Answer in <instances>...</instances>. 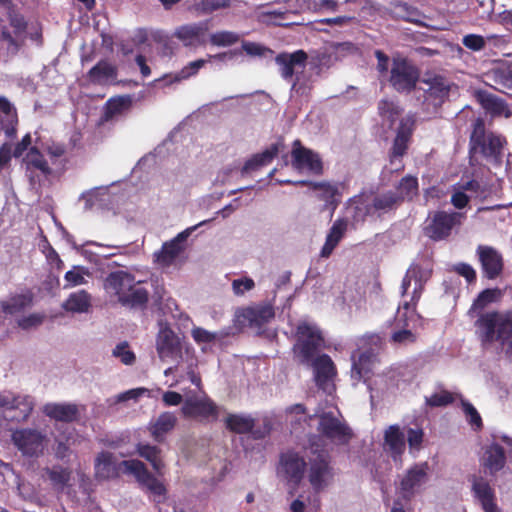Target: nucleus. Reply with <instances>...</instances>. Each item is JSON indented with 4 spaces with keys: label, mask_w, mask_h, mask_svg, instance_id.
Returning <instances> with one entry per match:
<instances>
[{
    "label": "nucleus",
    "mask_w": 512,
    "mask_h": 512,
    "mask_svg": "<svg viewBox=\"0 0 512 512\" xmlns=\"http://www.w3.org/2000/svg\"><path fill=\"white\" fill-rule=\"evenodd\" d=\"M379 112L384 120L389 122L390 126L394 125L395 120L400 115L399 107L392 101L382 100L379 103Z\"/></svg>",
    "instance_id": "nucleus-58"
},
{
    "label": "nucleus",
    "mask_w": 512,
    "mask_h": 512,
    "mask_svg": "<svg viewBox=\"0 0 512 512\" xmlns=\"http://www.w3.org/2000/svg\"><path fill=\"white\" fill-rule=\"evenodd\" d=\"M397 191L398 194L396 195L399 197V202L404 199H412L418 193L417 178L413 176L404 177L397 186Z\"/></svg>",
    "instance_id": "nucleus-52"
},
{
    "label": "nucleus",
    "mask_w": 512,
    "mask_h": 512,
    "mask_svg": "<svg viewBox=\"0 0 512 512\" xmlns=\"http://www.w3.org/2000/svg\"><path fill=\"white\" fill-rule=\"evenodd\" d=\"M484 274L489 279L496 278L502 271L503 259L501 254L490 246H479L477 249Z\"/></svg>",
    "instance_id": "nucleus-28"
},
{
    "label": "nucleus",
    "mask_w": 512,
    "mask_h": 512,
    "mask_svg": "<svg viewBox=\"0 0 512 512\" xmlns=\"http://www.w3.org/2000/svg\"><path fill=\"white\" fill-rule=\"evenodd\" d=\"M472 490L475 498L481 504L484 512L497 507L494 502V491L485 479L481 477H474L472 482Z\"/></svg>",
    "instance_id": "nucleus-36"
},
{
    "label": "nucleus",
    "mask_w": 512,
    "mask_h": 512,
    "mask_svg": "<svg viewBox=\"0 0 512 512\" xmlns=\"http://www.w3.org/2000/svg\"><path fill=\"white\" fill-rule=\"evenodd\" d=\"M137 453L146 459L158 475H163L165 464L161 458V450L149 444L138 443L136 446Z\"/></svg>",
    "instance_id": "nucleus-42"
},
{
    "label": "nucleus",
    "mask_w": 512,
    "mask_h": 512,
    "mask_svg": "<svg viewBox=\"0 0 512 512\" xmlns=\"http://www.w3.org/2000/svg\"><path fill=\"white\" fill-rule=\"evenodd\" d=\"M226 427L235 433H247L254 427V419L250 416L230 414L225 420Z\"/></svg>",
    "instance_id": "nucleus-49"
},
{
    "label": "nucleus",
    "mask_w": 512,
    "mask_h": 512,
    "mask_svg": "<svg viewBox=\"0 0 512 512\" xmlns=\"http://www.w3.org/2000/svg\"><path fill=\"white\" fill-rule=\"evenodd\" d=\"M506 453L509 454V448L503 444L501 436H494L492 443L486 447L482 458L484 467L491 474L498 472L505 465Z\"/></svg>",
    "instance_id": "nucleus-21"
},
{
    "label": "nucleus",
    "mask_w": 512,
    "mask_h": 512,
    "mask_svg": "<svg viewBox=\"0 0 512 512\" xmlns=\"http://www.w3.org/2000/svg\"><path fill=\"white\" fill-rule=\"evenodd\" d=\"M333 477V468L330 466L327 454L320 453L310 461L308 480L315 491H321L328 487L332 483Z\"/></svg>",
    "instance_id": "nucleus-16"
},
{
    "label": "nucleus",
    "mask_w": 512,
    "mask_h": 512,
    "mask_svg": "<svg viewBox=\"0 0 512 512\" xmlns=\"http://www.w3.org/2000/svg\"><path fill=\"white\" fill-rule=\"evenodd\" d=\"M42 411L47 417L60 422L76 421L80 415V407L74 403H47Z\"/></svg>",
    "instance_id": "nucleus-30"
},
{
    "label": "nucleus",
    "mask_w": 512,
    "mask_h": 512,
    "mask_svg": "<svg viewBox=\"0 0 512 512\" xmlns=\"http://www.w3.org/2000/svg\"><path fill=\"white\" fill-rule=\"evenodd\" d=\"M505 140L493 132H486L484 122L478 118L473 124V131L470 137L471 154H481L494 161L498 160L503 149Z\"/></svg>",
    "instance_id": "nucleus-6"
},
{
    "label": "nucleus",
    "mask_w": 512,
    "mask_h": 512,
    "mask_svg": "<svg viewBox=\"0 0 512 512\" xmlns=\"http://www.w3.org/2000/svg\"><path fill=\"white\" fill-rule=\"evenodd\" d=\"M346 210L354 226L364 223L368 217L375 215L368 193H361L349 199Z\"/></svg>",
    "instance_id": "nucleus-20"
},
{
    "label": "nucleus",
    "mask_w": 512,
    "mask_h": 512,
    "mask_svg": "<svg viewBox=\"0 0 512 512\" xmlns=\"http://www.w3.org/2000/svg\"><path fill=\"white\" fill-rule=\"evenodd\" d=\"M143 281L126 270L111 272L104 281L106 293L122 306L129 308L144 307L149 293L141 286Z\"/></svg>",
    "instance_id": "nucleus-4"
},
{
    "label": "nucleus",
    "mask_w": 512,
    "mask_h": 512,
    "mask_svg": "<svg viewBox=\"0 0 512 512\" xmlns=\"http://www.w3.org/2000/svg\"><path fill=\"white\" fill-rule=\"evenodd\" d=\"M191 337L194 342L200 346L202 352L211 350L212 345L222 339V335L218 332H211L199 326H193L191 329Z\"/></svg>",
    "instance_id": "nucleus-46"
},
{
    "label": "nucleus",
    "mask_w": 512,
    "mask_h": 512,
    "mask_svg": "<svg viewBox=\"0 0 512 512\" xmlns=\"http://www.w3.org/2000/svg\"><path fill=\"white\" fill-rule=\"evenodd\" d=\"M423 83L427 86L423 89L425 101L430 102L434 108H437L448 95L449 82L442 76L434 75L424 78Z\"/></svg>",
    "instance_id": "nucleus-27"
},
{
    "label": "nucleus",
    "mask_w": 512,
    "mask_h": 512,
    "mask_svg": "<svg viewBox=\"0 0 512 512\" xmlns=\"http://www.w3.org/2000/svg\"><path fill=\"white\" fill-rule=\"evenodd\" d=\"M207 62L204 59H198L187 64L181 71L174 75L167 76L166 79L169 83L180 82L195 75Z\"/></svg>",
    "instance_id": "nucleus-54"
},
{
    "label": "nucleus",
    "mask_w": 512,
    "mask_h": 512,
    "mask_svg": "<svg viewBox=\"0 0 512 512\" xmlns=\"http://www.w3.org/2000/svg\"><path fill=\"white\" fill-rule=\"evenodd\" d=\"M462 44L474 52L481 51L486 46V39L478 34H467L462 39Z\"/></svg>",
    "instance_id": "nucleus-63"
},
{
    "label": "nucleus",
    "mask_w": 512,
    "mask_h": 512,
    "mask_svg": "<svg viewBox=\"0 0 512 512\" xmlns=\"http://www.w3.org/2000/svg\"><path fill=\"white\" fill-rule=\"evenodd\" d=\"M291 155L292 166L296 170L313 174H320L322 172V162L318 154L303 147L300 141L294 142Z\"/></svg>",
    "instance_id": "nucleus-18"
},
{
    "label": "nucleus",
    "mask_w": 512,
    "mask_h": 512,
    "mask_svg": "<svg viewBox=\"0 0 512 512\" xmlns=\"http://www.w3.org/2000/svg\"><path fill=\"white\" fill-rule=\"evenodd\" d=\"M493 87L503 93L512 94V63L501 64L487 73Z\"/></svg>",
    "instance_id": "nucleus-33"
},
{
    "label": "nucleus",
    "mask_w": 512,
    "mask_h": 512,
    "mask_svg": "<svg viewBox=\"0 0 512 512\" xmlns=\"http://www.w3.org/2000/svg\"><path fill=\"white\" fill-rule=\"evenodd\" d=\"M11 26L14 28V36L10 33L3 31L2 37L6 40L10 45L17 46L19 41L23 40V34L26 29V23L23 17L14 15L10 19Z\"/></svg>",
    "instance_id": "nucleus-51"
},
{
    "label": "nucleus",
    "mask_w": 512,
    "mask_h": 512,
    "mask_svg": "<svg viewBox=\"0 0 512 512\" xmlns=\"http://www.w3.org/2000/svg\"><path fill=\"white\" fill-rule=\"evenodd\" d=\"M296 185H308L311 190L316 193V197L325 202V205L328 209L332 211L335 210L338 203L340 202L341 185L333 184L330 182H307V181H298L295 182Z\"/></svg>",
    "instance_id": "nucleus-23"
},
{
    "label": "nucleus",
    "mask_w": 512,
    "mask_h": 512,
    "mask_svg": "<svg viewBox=\"0 0 512 512\" xmlns=\"http://www.w3.org/2000/svg\"><path fill=\"white\" fill-rule=\"evenodd\" d=\"M34 408V400L27 395H15L10 391L0 392V410L6 418L14 421H25Z\"/></svg>",
    "instance_id": "nucleus-13"
},
{
    "label": "nucleus",
    "mask_w": 512,
    "mask_h": 512,
    "mask_svg": "<svg viewBox=\"0 0 512 512\" xmlns=\"http://www.w3.org/2000/svg\"><path fill=\"white\" fill-rule=\"evenodd\" d=\"M88 78L93 83L104 84L116 78V67L107 61H100L90 69Z\"/></svg>",
    "instance_id": "nucleus-47"
},
{
    "label": "nucleus",
    "mask_w": 512,
    "mask_h": 512,
    "mask_svg": "<svg viewBox=\"0 0 512 512\" xmlns=\"http://www.w3.org/2000/svg\"><path fill=\"white\" fill-rule=\"evenodd\" d=\"M432 274V263L429 259H421L413 263L406 272L401 285L403 299L416 302L420 299L425 283Z\"/></svg>",
    "instance_id": "nucleus-7"
},
{
    "label": "nucleus",
    "mask_w": 512,
    "mask_h": 512,
    "mask_svg": "<svg viewBox=\"0 0 512 512\" xmlns=\"http://www.w3.org/2000/svg\"><path fill=\"white\" fill-rule=\"evenodd\" d=\"M477 99L481 106L493 116L509 118L512 114L503 100L490 93L479 91L477 93Z\"/></svg>",
    "instance_id": "nucleus-39"
},
{
    "label": "nucleus",
    "mask_w": 512,
    "mask_h": 512,
    "mask_svg": "<svg viewBox=\"0 0 512 512\" xmlns=\"http://www.w3.org/2000/svg\"><path fill=\"white\" fill-rule=\"evenodd\" d=\"M501 290L486 289L473 302L468 311L475 318V333L483 346L499 342L512 354V311H484L485 307L501 298Z\"/></svg>",
    "instance_id": "nucleus-1"
},
{
    "label": "nucleus",
    "mask_w": 512,
    "mask_h": 512,
    "mask_svg": "<svg viewBox=\"0 0 512 512\" xmlns=\"http://www.w3.org/2000/svg\"><path fill=\"white\" fill-rule=\"evenodd\" d=\"M177 423V417L172 412H163L157 419L151 421L148 426V430L157 442H162L165 435L173 430Z\"/></svg>",
    "instance_id": "nucleus-34"
},
{
    "label": "nucleus",
    "mask_w": 512,
    "mask_h": 512,
    "mask_svg": "<svg viewBox=\"0 0 512 512\" xmlns=\"http://www.w3.org/2000/svg\"><path fill=\"white\" fill-rule=\"evenodd\" d=\"M417 330L410 327L395 326V331L391 335V342L401 346L412 344L417 339Z\"/></svg>",
    "instance_id": "nucleus-53"
},
{
    "label": "nucleus",
    "mask_w": 512,
    "mask_h": 512,
    "mask_svg": "<svg viewBox=\"0 0 512 512\" xmlns=\"http://www.w3.org/2000/svg\"><path fill=\"white\" fill-rule=\"evenodd\" d=\"M45 319L43 313L35 312L18 318L17 326L23 330H31L39 327Z\"/></svg>",
    "instance_id": "nucleus-60"
},
{
    "label": "nucleus",
    "mask_w": 512,
    "mask_h": 512,
    "mask_svg": "<svg viewBox=\"0 0 512 512\" xmlns=\"http://www.w3.org/2000/svg\"><path fill=\"white\" fill-rule=\"evenodd\" d=\"M243 317L248 321L249 326L260 331L275 317V309L271 302H261L247 307Z\"/></svg>",
    "instance_id": "nucleus-24"
},
{
    "label": "nucleus",
    "mask_w": 512,
    "mask_h": 512,
    "mask_svg": "<svg viewBox=\"0 0 512 512\" xmlns=\"http://www.w3.org/2000/svg\"><path fill=\"white\" fill-rule=\"evenodd\" d=\"M320 330L313 324L302 322L297 327V342L294 353L303 364H309L313 369V377L317 387L327 394L335 390L337 370L331 357L322 354L315 356L323 346Z\"/></svg>",
    "instance_id": "nucleus-2"
},
{
    "label": "nucleus",
    "mask_w": 512,
    "mask_h": 512,
    "mask_svg": "<svg viewBox=\"0 0 512 512\" xmlns=\"http://www.w3.org/2000/svg\"><path fill=\"white\" fill-rule=\"evenodd\" d=\"M129 105L130 100L128 98L119 97L110 99L106 104V118H113L114 116L121 114L124 110H126L129 107Z\"/></svg>",
    "instance_id": "nucleus-59"
},
{
    "label": "nucleus",
    "mask_w": 512,
    "mask_h": 512,
    "mask_svg": "<svg viewBox=\"0 0 512 512\" xmlns=\"http://www.w3.org/2000/svg\"><path fill=\"white\" fill-rule=\"evenodd\" d=\"M485 191L480 188L476 181H469L455 189L451 202L458 208H463L471 198L483 197Z\"/></svg>",
    "instance_id": "nucleus-35"
},
{
    "label": "nucleus",
    "mask_w": 512,
    "mask_h": 512,
    "mask_svg": "<svg viewBox=\"0 0 512 512\" xmlns=\"http://www.w3.org/2000/svg\"><path fill=\"white\" fill-rule=\"evenodd\" d=\"M207 31V22L191 23L178 27L174 32V36L185 46L197 47L205 43Z\"/></svg>",
    "instance_id": "nucleus-25"
},
{
    "label": "nucleus",
    "mask_w": 512,
    "mask_h": 512,
    "mask_svg": "<svg viewBox=\"0 0 512 512\" xmlns=\"http://www.w3.org/2000/svg\"><path fill=\"white\" fill-rule=\"evenodd\" d=\"M286 419L290 421L291 424H301L302 421L306 422L308 419L306 408L302 404L289 406L286 409Z\"/></svg>",
    "instance_id": "nucleus-61"
},
{
    "label": "nucleus",
    "mask_w": 512,
    "mask_h": 512,
    "mask_svg": "<svg viewBox=\"0 0 512 512\" xmlns=\"http://www.w3.org/2000/svg\"><path fill=\"white\" fill-rule=\"evenodd\" d=\"M346 230L347 220L338 219L333 223L332 227L330 228L327 234L326 241L321 249V257L328 258L332 254L333 250L336 248L340 240L343 238Z\"/></svg>",
    "instance_id": "nucleus-40"
},
{
    "label": "nucleus",
    "mask_w": 512,
    "mask_h": 512,
    "mask_svg": "<svg viewBox=\"0 0 512 512\" xmlns=\"http://www.w3.org/2000/svg\"><path fill=\"white\" fill-rule=\"evenodd\" d=\"M119 469H123V472L127 474H132L142 488L153 495L155 501L160 502L165 497L166 488L164 484L152 475L140 460H124L118 464L116 458L110 452L103 451L96 456L94 470L97 479L114 478L118 475Z\"/></svg>",
    "instance_id": "nucleus-3"
},
{
    "label": "nucleus",
    "mask_w": 512,
    "mask_h": 512,
    "mask_svg": "<svg viewBox=\"0 0 512 512\" xmlns=\"http://www.w3.org/2000/svg\"><path fill=\"white\" fill-rule=\"evenodd\" d=\"M156 350L162 361L181 358L182 345L180 338L167 325L160 327L156 338Z\"/></svg>",
    "instance_id": "nucleus-17"
},
{
    "label": "nucleus",
    "mask_w": 512,
    "mask_h": 512,
    "mask_svg": "<svg viewBox=\"0 0 512 512\" xmlns=\"http://www.w3.org/2000/svg\"><path fill=\"white\" fill-rule=\"evenodd\" d=\"M34 294L30 290L11 293L0 300V311L5 316H15L33 305Z\"/></svg>",
    "instance_id": "nucleus-22"
},
{
    "label": "nucleus",
    "mask_w": 512,
    "mask_h": 512,
    "mask_svg": "<svg viewBox=\"0 0 512 512\" xmlns=\"http://www.w3.org/2000/svg\"><path fill=\"white\" fill-rule=\"evenodd\" d=\"M91 277L90 271L83 266H74L71 270L67 271L64 275L66 284L64 288H71L84 285Z\"/></svg>",
    "instance_id": "nucleus-50"
},
{
    "label": "nucleus",
    "mask_w": 512,
    "mask_h": 512,
    "mask_svg": "<svg viewBox=\"0 0 512 512\" xmlns=\"http://www.w3.org/2000/svg\"><path fill=\"white\" fill-rule=\"evenodd\" d=\"M24 162L26 164L27 172L29 173L31 182L33 183L40 182L41 177L46 178L51 174V168L47 161L44 159L43 155L34 147L28 151Z\"/></svg>",
    "instance_id": "nucleus-29"
},
{
    "label": "nucleus",
    "mask_w": 512,
    "mask_h": 512,
    "mask_svg": "<svg viewBox=\"0 0 512 512\" xmlns=\"http://www.w3.org/2000/svg\"><path fill=\"white\" fill-rule=\"evenodd\" d=\"M209 220H204L178 233L173 239L163 243L162 248L154 253V261L161 267H168L185 251L188 237Z\"/></svg>",
    "instance_id": "nucleus-12"
},
{
    "label": "nucleus",
    "mask_w": 512,
    "mask_h": 512,
    "mask_svg": "<svg viewBox=\"0 0 512 512\" xmlns=\"http://www.w3.org/2000/svg\"><path fill=\"white\" fill-rule=\"evenodd\" d=\"M372 202L375 214H382L394 209L400 202L399 197L392 191L382 194L368 193Z\"/></svg>",
    "instance_id": "nucleus-44"
},
{
    "label": "nucleus",
    "mask_w": 512,
    "mask_h": 512,
    "mask_svg": "<svg viewBox=\"0 0 512 512\" xmlns=\"http://www.w3.org/2000/svg\"><path fill=\"white\" fill-rule=\"evenodd\" d=\"M307 470L305 459L297 452L288 451L280 457L277 474L291 489H296Z\"/></svg>",
    "instance_id": "nucleus-11"
},
{
    "label": "nucleus",
    "mask_w": 512,
    "mask_h": 512,
    "mask_svg": "<svg viewBox=\"0 0 512 512\" xmlns=\"http://www.w3.org/2000/svg\"><path fill=\"white\" fill-rule=\"evenodd\" d=\"M121 250L122 247L120 246H109L93 241H88L82 245L80 252L87 258L91 255L108 258L121 253Z\"/></svg>",
    "instance_id": "nucleus-48"
},
{
    "label": "nucleus",
    "mask_w": 512,
    "mask_h": 512,
    "mask_svg": "<svg viewBox=\"0 0 512 512\" xmlns=\"http://www.w3.org/2000/svg\"><path fill=\"white\" fill-rule=\"evenodd\" d=\"M318 431L331 442L346 444L353 437L352 430L339 411L323 412L319 415Z\"/></svg>",
    "instance_id": "nucleus-10"
},
{
    "label": "nucleus",
    "mask_w": 512,
    "mask_h": 512,
    "mask_svg": "<svg viewBox=\"0 0 512 512\" xmlns=\"http://www.w3.org/2000/svg\"><path fill=\"white\" fill-rule=\"evenodd\" d=\"M12 442L26 457H39L47 448L49 439L38 429L21 428L13 431Z\"/></svg>",
    "instance_id": "nucleus-9"
},
{
    "label": "nucleus",
    "mask_w": 512,
    "mask_h": 512,
    "mask_svg": "<svg viewBox=\"0 0 512 512\" xmlns=\"http://www.w3.org/2000/svg\"><path fill=\"white\" fill-rule=\"evenodd\" d=\"M49 478L53 482L54 485L63 489L70 480V471L67 469H63L60 467H55L48 471Z\"/></svg>",
    "instance_id": "nucleus-62"
},
{
    "label": "nucleus",
    "mask_w": 512,
    "mask_h": 512,
    "mask_svg": "<svg viewBox=\"0 0 512 512\" xmlns=\"http://www.w3.org/2000/svg\"><path fill=\"white\" fill-rule=\"evenodd\" d=\"M234 0H197L194 4L195 10L200 14H209L219 9L232 6Z\"/></svg>",
    "instance_id": "nucleus-55"
},
{
    "label": "nucleus",
    "mask_w": 512,
    "mask_h": 512,
    "mask_svg": "<svg viewBox=\"0 0 512 512\" xmlns=\"http://www.w3.org/2000/svg\"><path fill=\"white\" fill-rule=\"evenodd\" d=\"M405 434L398 425H390L384 431V449L395 461L400 460L405 451Z\"/></svg>",
    "instance_id": "nucleus-31"
},
{
    "label": "nucleus",
    "mask_w": 512,
    "mask_h": 512,
    "mask_svg": "<svg viewBox=\"0 0 512 512\" xmlns=\"http://www.w3.org/2000/svg\"><path fill=\"white\" fill-rule=\"evenodd\" d=\"M181 412L185 418L210 421L217 419L218 406L205 394L185 395Z\"/></svg>",
    "instance_id": "nucleus-14"
},
{
    "label": "nucleus",
    "mask_w": 512,
    "mask_h": 512,
    "mask_svg": "<svg viewBox=\"0 0 512 512\" xmlns=\"http://www.w3.org/2000/svg\"><path fill=\"white\" fill-rule=\"evenodd\" d=\"M278 154V146L272 145L262 153L256 154L248 159L243 168L242 174L250 173L252 171H256L263 166L268 165Z\"/></svg>",
    "instance_id": "nucleus-43"
},
{
    "label": "nucleus",
    "mask_w": 512,
    "mask_h": 512,
    "mask_svg": "<svg viewBox=\"0 0 512 512\" xmlns=\"http://www.w3.org/2000/svg\"><path fill=\"white\" fill-rule=\"evenodd\" d=\"M255 287V282L252 278L242 277L232 281V291L236 296H242L246 292Z\"/></svg>",
    "instance_id": "nucleus-64"
},
{
    "label": "nucleus",
    "mask_w": 512,
    "mask_h": 512,
    "mask_svg": "<svg viewBox=\"0 0 512 512\" xmlns=\"http://www.w3.org/2000/svg\"><path fill=\"white\" fill-rule=\"evenodd\" d=\"M147 395L149 396V390L143 387L134 388L122 392L114 397L107 400L109 406L116 405L118 403L126 402L129 400L137 401L140 397Z\"/></svg>",
    "instance_id": "nucleus-57"
},
{
    "label": "nucleus",
    "mask_w": 512,
    "mask_h": 512,
    "mask_svg": "<svg viewBox=\"0 0 512 512\" xmlns=\"http://www.w3.org/2000/svg\"><path fill=\"white\" fill-rule=\"evenodd\" d=\"M91 302V295L85 290H79L68 296L62 308L71 313H87L91 308Z\"/></svg>",
    "instance_id": "nucleus-41"
},
{
    "label": "nucleus",
    "mask_w": 512,
    "mask_h": 512,
    "mask_svg": "<svg viewBox=\"0 0 512 512\" xmlns=\"http://www.w3.org/2000/svg\"><path fill=\"white\" fill-rule=\"evenodd\" d=\"M412 124L413 120L410 117L402 119L400 122L391 153V164L394 165L395 170H399L402 167L401 161H398V159L406 152L412 131Z\"/></svg>",
    "instance_id": "nucleus-26"
},
{
    "label": "nucleus",
    "mask_w": 512,
    "mask_h": 512,
    "mask_svg": "<svg viewBox=\"0 0 512 512\" xmlns=\"http://www.w3.org/2000/svg\"><path fill=\"white\" fill-rule=\"evenodd\" d=\"M0 112L2 114L0 128L4 130L8 138L14 137L18 124L17 112L13 104L3 96H0Z\"/></svg>",
    "instance_id": "nucleus-37"
},
{
    "label": "nucleus",
    "mask_w": 512,
    "mask_h": 512,
    "mask_svg": "<svg viewBox=\"0 0 512 512\" xmlns=\"http://www.w3.org/2000/svg\"><path fill=\"white\" fill-rule=\"evenodd\" d=\"M337 58L332 47L325 48L322 51H315L311 54L309 65L320 74L323 70L330 68L337 62Z\"/></svg>",
    "instance_id": "nucleus-45"
},
{
    "label": "nucleus",
    "mask_w": 512,
    "mask_h": 512,
    "mask_svg": "<svg viewBox=\"0 0 512 512\" xmlns=\"http://www.w3.org/2000/svg\"><path fill=\"white\" fill-rule=\"evenodd\" d=\"M352 362L351 378L356 382L362 379L367 381V375L374 370L377 359L372 353L366 352L362 353L358 360L352 355Z\"/></svg>",
    "instance_id": "nucleus-38"
},
{
    "label": "nucleus",
    "mask_w": 512,
    "mask_h": 512,
    "mask_svg": "<svg viewBox=\"0 0 512 512\" xmlns=\"http://www.w3.org/2000/svg\"><path fill=\"white\" fill-rule=\"evenodd\" d=\"M461 218L462 214L457 212H437L425 228L426 235L434 240L443 239L450 234L455 225L460 223Z\"/></svg>",
    "instance_id": "nucleus-19"
},
{
    "label": "nucleus",
    "mask_w": 512,
    "mask_h": 512,
    "mask_svg": "<svg viewBox=\"0 0 512 512\" xmlns=\"http://www.w3.org/2000/svg\"><path fill=\"white\" fill-rule=\"evenodd\" d=\"M416 302L404 299L402 304L399 306L395 316L396 327H410L412 329H418L422 326V318L416 312Z\"/></svg>",
    "instance_id": "nucleus-32"
},
{
    "label": "nucleus",
    "mask_w": 512,
    "mask_h": 512,
    "mask_svg": "<svg viewBox=\"0 0 512 512\" xmlns=\"http://www.w3.org/2000/svg\"><path fill=\"white\" fill-rule=\"evenodd\" d=\"M417 69L406 59L394 58L391 65L389 82L399 92L410 91L418 80Z\"/></svg>",
    "instance_id": "nucleus-15"
},
{
    "label": "nucleus",
    "mask_w": 512,
    "mask_h": 512,
    "mask_svg": "<svg viewBox=\"0 0 512 512\" xmlns=\"http://www.w3.org/2000/svg\"><path fill=\"white\" fill-rule=\"evenodd\" d=\"M307 61L308 55L303 50H297L293 53H280L275 58L280 74L284 79L291 80L293 75H296L291 88L292 98H307L312 90L313 82L304 72Z\"/></svg>",
    "instance_id": "nucleus-5"
},
{
    "label": "nucleus",
    "mask_w": 512,
    "mask_h": 512,
    "mask_svg": "<svg viewBox=\"0 0 512 512\" xmlns=\"http://www.w3.org/2000/svg\"><path fill=\"white\" fill-rule=\"evenodd\" d=\"M429 481V465L427 462L416 463L405 470L399 476L397 489L402 499L409 501L416 494L420 493L422 488Z\"/></svg>",
    "instance_id": "nucleus-8"
},
{
    "label": "nucleus",
    "mask_w": 512,
    "mask_h": 512,
    "mask_svg": "<svg viewBox=\"0 0 512 512\" xmlns=\"http://www.w3.org/2000/svg\"><path fill=\"white\" fill-rule=\"evenodd\" d=\"M240 40V35L233 31H217L210 35L209 41L212 45L218 47L231 46Z\"/></svg>",
    "instance_id": "nucleus-56"
}]
</instances>
